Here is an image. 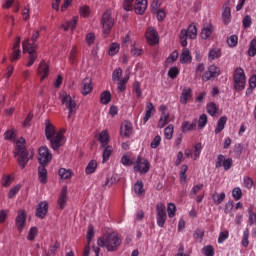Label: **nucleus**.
<instances>
[{"label":"nucleus","mask_w":256,"mask_h":256,"mask_svg":"<svg viewBox=\"0 0 256 256\" xmlns=\"http://www.w3.org/2000/svg\"><path fill=\"white\" fill-rule=\"evenodd\" d=\"M53 159V154H51V150L47 148L46 146H42L38 150V177L40 183L45 185L47 183V165L51 163V160Z\"/></svg>","instance_id":"nucleus-1"},{"label":"nucleus","mask_w":256,"mask_h":256,"mask_svg":"<svg viewBox=\"0 0 256 256\" xmlns=\"http://www.w3.org/2000/svg\"><path fill=\"white\" fill-rule=\"evenodd\" d=\"M122 243L123 239L117 232L106 233L97 241L99 247H105L109 252L117 251Z\"/></svg>","instance_id":"nucleus-2"},{"label":"nucleus","mask_w":256,"mask_h":256,"mask_svg":"<svg viewBox=\"0 0 256 256\" xmlns=\"http://www.w3.org/2000/svg\"><path fill=\"white\" fill-rule=\"evenodd\" d=\"M59 99L62 105H65L66 109H68L69 114L68 117H71L77 111V102L75 98L71 97L66 91H61L59 93Z\"/></svg>","instance_id":"nucleus-3"},{"label":"nucleus","mask_w":256,"mask_h":256,"mask_svg":"<svg viewBox=\"0 0 256 256\" xmlns=\"http://www.w3.org/2000/svg\"><path fill=\"white\" fill-rule=\"evenodd\" d=\"M101 25L104 35H109V33H111V29H113V25H115V19L111 16V10H106L103 13Z\"/></svg>","instance_id":"nucleus-4"},{"label":"nucleus","mask_w":256,"mask_h":256,"mask_svg":"<svg viewBox=\"0 0 256 256\" xmlns=\"http://www.w3.org/2000/svg\"><path fill=\"white\" fill-rule=\"evenodd\" d=\"M247 78L245 77V71L243 68H237L234 72V88L235 91H243Z\"/></svg>","instance_id":"nucleus-5"},{"label":"nucleus","mask_w":256,"mask_h":256,"mask_svg":"<svg viewBox=\"0 0 256 256\" xmlns=\"http://www.w3.org/2000/svg\"><path fill=\"white\" fill-rule=\"evenodd\" d=\"M15 155L18 156V165L21 167V169H25L27 163H29V159L33 158V154L29 157V152L27 151V148L23 146H18L15 152Z\"/></svg>","instance_id":"nucleus-6"},{"label":"nucleus","mask_w":256,"mask_h":256,"mask_svg":"<svg viewBox=\"0 0 256 256\" xmlns=\"http://www.w3.org/2000/svg\"><path fill=\"white\" fill-rule=\"evenodd\" d=\"M151 169V164L149 163V160L138 156L136 159V163L134 165V171L136 173H140L141 175H145L149 173V170Z\"/></svg>","instance_id":"nucleus-7"},{"label":"nucleus","mask_w":256,"mask_h":256,"mask_svg":"<svg viewBox=\"0 0 256 256\" xmlns=\"http://www.w3.org/2000/svg\"><path fill=\"white\" fill-rule=\"evenodd\" d=\"M22 47L24 53H28L29 55L28 60L33 61L35 63V61H37V51L35 50L37 49V45L31 44V40L26 39L23 41Z\"/></svg>","instance_id":"nucleus-8"},{"label":"nucleus","mask_w":256,"mask_h":256,"mask_svg":"<svg viewBox=\"0 0 256 256\" xmlns=\"http://www.w3.org/2000/svg\"><path fill=\"white\" fill-rule=\"evenodd\" d=\"M156 220L158 227H165L167 212L165 210V204L163 203H158L156 205Z\"/></svg>","instance_id":"nucleus-9"},{"label":"nucleus","mask_w":256,"mask_h":256,"mask_svg":"<svg viewBox=\"0 0 256 256\" xmlns=\"http://www.w3.org/2000/svg\"><path fill=\"white\" fill-rule=\"evenodd\" d=\"M48 141H50L51 149H53V151H59L60 147H63V145H65V136L63 135V133L58 132Z\"/></svg>","instance_id":"nucleus-10"},{"label":"nucleus","mask_w":256,"mask_h":256,"mask_svg":"<svg viewBox=\"0 0 256 256\" xmlns=\"http://www.w3.org/2000/svg\"><path fill=\"white\" fill-rule=\"evenodd\" d=\"M221 75V70L215 66L211 65L208 70L202 75V81H211V79H217Z\"/></svg>","instance_id":"nucleus-11"},{"label":"nucleus","mask_w":256,"mask_h":256,"mask_svg":"<svg viewBox=\"0 0 256 256\" xmlns=\"http://www.w3.org/2000/svg\"><path fill=\"white\" fill-rule=\"evenodd\" d=\"M21 59V37L17 36L12 47V54L10 56V61H17Z\"/></svg>","instance_id":"nucleus-12"},{"label":"nucleus","mask_w":256,"mask_h":256,"mask_svg":"<svg viewBox=\"0 0 256 256\" xmlns=\"http://www.w3.org/2000/svg\"><path fill=\"white\" fill-rule=\"evenodd\" d=\"M145 37L147 40V43L150 45H157L159 43V34L157 33V30L153 27H149L146 30Z\"/></svg>","instance_id":"nucleus-13"},{"label":"nucleus","mask_w":256,"mask_h":256,"mask_svg":"<svg viewBox=\"0 0 256 256\" xmlns=\"http://www.w3.org/2000/svg\"><path fill=\"white\" fill-rule=\"evenodd\" d=\"M26 223H27V214L25 213V210L18 211V215L16 217V227L20 233H22L23 229H25Z\"/></svg>","instance_id":"nucleus-14"},{"label":"nucleus","mask_w":256,"mask_h":256,"mask_svg":"<svg viewBox=\"0 0 256 256\" xmlns=\"http://www.w3.org/2000/svg\"><path fill=\"white\" fill-rule=\"evenodd\" d=\"M37 73L40 77V81H45V79L49 77V64H47L45 60H42L38 65Z\"/></svg>","instance_id":"nucleus-15"},{"label":"nucleus","mask_w":256,"mask_h":256,"mask_svg":"<svg viewBox=\"0 0 256 256\" xmlns=\"http://www.w3.org/2000/svg\"><path fill=\"white\" fill-rule=\"evenodd\" d=\"M191 99H193V90L191 87H184L180 95V103L187 105Z\"/></svg>","instance_id":"nucleus-16"},{"label":"nucleus","mask_w":256,"mask_h":256,"mask_svg":"<svg viewBox=\"0 0 256 256\" xmlns=\"http://www.w3.org/2000/svg\"><path fill=\"white\" fill-rule=\"evenodd\" d=\"M48 211L49 204H47V202H40L36 210V217H38V219H45Z\"/></svg>","instance_id":"nucleus-17"},{"label":"nucleus","mask_w":256,"mask_h":256,"mask_svg":"<svg viewBox=\"0 0 256 256\" xmlns=\"http://www.w3.org/2000/svg\"><path fill=\"white\" fill-rule=\"evenodd\" d=\"M134 10L137 15H143L147 11V0H136Z\"/></svg>","instance_id":"nucleus-18"},{"label":"nucleus","mask_w":256,"mask_h":256,"mask_svg":"<svg viewBox=\"0 0 256 256\" xmlns=\"http://www.w3.org/2000/svg\"><path fill=\"white\" fill-rule=\"evenodd\" d=\"M213 31H215V27H213V24H206L203 26L201 30V38L206 40L213 35Z\"/></svg>","instance_id":"nucleus-19"},{"label":"nucleus","mask_w":256,"mask_h":256,"mask_svg":"<svg viewBox=\"0 0 256 256\" xmlns=\"http://www.w3.org/2000/svg\"><path fill=\"white\" fill-rule=\"evenodd\" d=\"M68 199L69 197L67 196V187H63L58 198L59 209H65V205H67Z\"/></svg>","instance_id":"nucleus-20"},{"label":"nucleus","mask_w":256,"mask_h":256,"mask_svg":"<svg viewBox=\"0 0 256 256\" xmlns=\"http://www.w3.org/2000/svg\"><path fill=\"white\" fill-rule=\"evenodd\" d=\"M196 128L197 119H194L192 122L184 121L181 126L182 133H189V131H195Z\"/></svg>","instance_id":"nucleus-21"},{"label":"nucleus","mask_w":256,"mask_h":256,"mask_svg":"<svg viewBox=\"0 0 256 256\" xmlns=\"http://www.w3.org/2000/svg\"><path fill=\"white\" fill-rule=\"evenodd\" d=\"M93 91V85L91 84V78H85L82 81V95H89Z\"/></svg>","instance_id":"nucleus-22"},{"label":"nucleus","mask_w":256,"mask_h":256,"mask_svg":"<svg viewBox=\"0 0 256 256\" xmlns=\"http://www.w3.org/2000/svg\"><path fill=\"white\" fill-rule=\"evenodd\" d=\"M133 133V127L131 126V123L124 122L120 128V135L122 137H129Z\"/></svg>","instance_id":"nucleus-23"},{"label":"nucleus","mask_w":256,"mask_h":256,"mask_svg":"<svg viewBox=\"0 0 256 256\" xmlns=\"http://www.w3.org/2000/svg\"><path fill=\"white\" fill-rule=\"evenodd\" d=\"M222 19L225 25H229L231 23V8L225 4L223 6Z\"/></svg>","instance_id":"nucleus-24"},{"label":"nucleus","mask_w":256,"mask_h":256,"mask_svg":"<svg viewBox=\"0 0 256 256\" xmlns=\"http://www.w3.org/2000/svg\"><path fill=\"white\" fill-rule=\"evenodd\" d=\"M46 127H45V135H46V139L49 141V139H51L52 137H55V126H53V124H50L49 121H46L45 123Z\"/></svg>","instance_id":"nucleus-25"},{"label":"nucleus","mask_w":256,"mask_h":256,"mask_svg":"<svg viewBox=\"0 0 256 256\" xmlns=\"http://www.w3.org/2000/svg\"><path fill=\"white\" fill-rule=\"evenodd\" d=\"M143 181L137 180L136 183L134 184V193L138 195V197H142V195H145V188H143Z\"/></svg>","instance_id":"nucleus-26"},{"label":"nucleus","mask_w":256,"mask_h":256,"mask_svg":"<svg viewBox=\"0 0 256 256\" xmlns=\"http://www.w3.org/2000/svg\"><path fill=\"white\" fill-rule=\"evenodd\" d=\"M225 125H227V116H222L217 122L216 128H215V134L219 135L223 129H225Z\"/></svg>","instance_id":"nucleus-27"},{"label":"nucleus","mask_w":256,"mask_h":256,"mask_svg":"<svg viewBox=\"0 0 256 256\" xmlns=\"http://www.w3.org/2000/svg\"><path fill=\"white\" fill-rule=\"evenodd\" d=\"M78 21H79L78 17H73L71 21L65 22V24L62 25V27L64 28V31H69V29H71V31H75Z\"/></svg>","instance_id":"nucleus-28"},{"label":"nucleus","mask_w":256,"mask_h":256,"mask_svg":"<svg viewBox=\"0 0 256 256\" xmlns=\"http://www.w3.org/2000/svg\"><path fill=\"white\" fill-rule=\"evenodd\" d=\"M153 111H155V106L153 105L152 102H149L146 105V113H145V116L143 117L144 123H147V121H149V119H151V117L153 115Z\"/></svg>","instance_id":"nucleus-29"},{"label":"nucleus","mask_w":256,"mask_h":256,"mask_svg":"<svg viewBox=\"0 0 256 256\" xmlns=\"http://www.w3.org/2000/svg\"><path fill=\"white\" fill-rule=\"evenodd\" d=\"M191 52L189 49L184 48L180 56V63H191Z\"/></svg>","instance_id":"nucleus-30"},{"label":"nucleus","mask_w":256,"mask_h":256,"mask_svg":"<svg viewBox=\"0 0 256 256\" xmlns=\"http://www.w3.org/2000/svg\"><path fill=\"white\" fill-rule=\"evenodd\" d=\"M206 111L208 115H210L211 117H215V115H217V112L219 111V107H217V104H215L214 102H210L206 106Z\"/></svg>","instance_id":"nucleus-31"},{"label":"nucleus","mask_w":256,"mask_h":256,"mask_svg":"<svg viewBox=\"0 0 256 256\" xmlns=\"http://www.w3.org/2000/svg\"><path fill=\"white\" fill-rule=\"evenodd\" d=\"M221 57V48L215 47L210 49L208 58L210 61H215V59H219Z\"/></svg>","instance_id":"nucleus-32"},{"label":"nucleus","mask_w":256,"mask_h":256,"mask_svg":"<svg viewBox=\"0 0 256 256\" xmlns=\"http://www.w3.org/2000/svg\"><path fill=\"white\" fill-rule=\"evenodd\" d=\"M121 163L124 167H131V165H135V158H131V156L126 153L122 156Z\"/></svg>","instance_id":"nucleus-33"},{"label":"nucleus","mask_w":256,"mask_h":256,"mask_svg":"<svg viewBox=\"0 0 256 256\" xmlns=\"http://www.w3.org/2000/svg\"><path fill=\"white\" fill-rule=\"evenodd\" d=\"M17 130H15V128H12L10 130H7L5 133H4V139L5 141H15V139H17Z\"/></svg>","instance_id":"nucleus-34"},{"label":"nucleus","mask_w":256,"mask_h":256,"mask_svg":"<svg viewBox=\"0 0 256 256\" xmlns=\"http://www.w3.org/2000/svg\"><path fill=\"white\" fill-rule=\"evenodd\" d=\"M100 103H102V105H109V103H111V92H102L100 95Z\"/></svg>","instance_id":"nucleus-35"},{"label":"nucleus","mask_w":256,"mask_h":256,"mask_svg":"<svg viewBox=\"0 0 256 256\" xmlns=\"http://www.w3.org/2000/svg\"><path fill=\"white\" fill-rule=\"evenodd\" d=\"M97 171V161L91 160L86 166L85 173L86 175H91Z\"/></svg>","instance_id":"nucleus-36"},{"label":"nucleus","mask_w":256,"mask_h":256,"mask_svg":"<svg viewBox=\"0 0 256 256\" xmlns=\"http://www.w3.org/2000/svg\"><path fill=\"white\" fill-rule=\"evenodd\" d=\"M99 141H100V144L102 145V147H107V145L109 143V133L106 130H104L100 133Z\"/></svg>","instance_id":"nucleus-37"},{"label":"nucleus","mask_w":256,"mask_h":256,"mask_svg":"<svg viewBox=\"0 0 256 256\" xmlns=\"http://www.w3.org/2000/svg\"><path fill=\"white\" fill-rule=\"evenodd\" d=\"M118 81L119 82H118L117 90L119 91V93H123L127 89V82L129 81V77H124Z\"/></svg>","instance_id":"nucleus-38"},{"label":"nucleus","mask_w":256,"mask_h":256,"mask_svg":"<svg viewBox=\"0 0 256 256\" xmlns=\"http://www.w3.org/2000/svg\"><path fill=\"white\" fill-rule=\"evenodd\" d=\"M174 131H175V128H174L173 124L168 125L164 129V137H165V139H167L168 141H170V139H173Z\"/></svg>","instance_id":"nucleus-39"},{"label":"nucleus","mask_w":256,"mask_h":256,"mask_svg":"<svg viewBox=\"0 0 256 256\" xmlns=\"http://www.w3.org/2000/svg\"><path fill=\"white\" fill-rule=\"evenodd\" d=\"M189 37V32L185 29L180 32V44L182 47H187V38Z\"/></svg>","instance_id":"nucleus-40"},{"label":"nucleus","mask_w":256,"mask_h":256,"mask_svg":"<svg viewBox=\"0 0 256 256\" xmlns=\"http://www.w3.org/2000/svg\"><path fill=\"white\" fill-rule=\"evenodd\" d=\"M202 189H203V184H198L193 186L192 190L189 193L190 199H195V197H197V193H199V191H202Z\"/></svg>","instance_id":"nucleus-41"},{"label":"nucleus","mask_w":256,"mask_h":256,"mask_svg":"<svg viewBox=\"0 0 256 256\" xmlns=\"http://www.w3.org/2000/svg\"><path fill=\"white\" fill-rule=\"evenodd\" d=\"M212 199L216 205H221L222 201H225V193H214Z\"/></svg>","instance_id":"nucleus-42"},{"label":"nucleus","mask_w":256,"mask_h":256,"mask_svg":"<svg viewBox=\"0 0 256 256\" xmlns=\"http://www.w3.org/2000/svg\"><path fill=\"white\" fill-rule=\"evenodd\" d=\"M201 149H202L201 143H197L194 146V150L192 152V159L194 161H197V159H199V155H201Z\"/></svg>","instance_id":"nucleus-43"},{"label":"nucleus","mask_w":256,"mask_h":256,"mask_svg":"<svg viewBox=\"0 0 256 256\" xmlns=\"http://www.w3.org/2000/svg\"><path fill=\"white\" fill-rule=\"evenodd\" d=\"M69 61L71 65H75L77 63V46H73L70 51Z\"/></svg>","instance_id":"nucleus-44"},{"label":"nucleus","mask_w":256,"mask_h":256,"mask_svg":"<svg viewBox=\"0 0 256 256\" xmlns=\"http://www.w3.org/2000/svg\"><path fill=\"white\" fill-rule=\"evenodd\" d=\"M167 213L169 219H173V217H175V213H177V206H175L173 203H169L167 207Z\"/></svg>","instance_id":"nucleus-45"},{"label":"nucleus","mask_w":256,"mask_h":256,"mask_svg":"<svg viewBox=\"0 0 256 256\" xmlns=\"http://www.w3.org/2000/svg\"><path fill=\"white\" fill-rule=\"evenodd\" d=\"M111 153H113V147L112 146H106L102 157H103V163H106V161L111 157Z\"/></svg>","instance_id":"nucleus-46"},{"label":"nucleus","mask_w":256,"mask_h":256,"mask_svg":"<svg viewBox=\"0 0 256 256\" xmlns=\"http://www.w3.org/2000/svg\"><path fill=\"white\" fill-rule=\"evenodd\" d=\"M38 233L39 230L37 229V227H31L27 236L28 241H35Z\"/></svg>","instance_id":"nucleus-47"},{"label":"nucleus","mask_w":256,"mask_h":256,"mask_svg":"<svg viewBox=\"0 0 256 256\" xmlns=\"http://www.w3.org/2000/svg\"><path fill=\"white\" fill-rule=\"evenodd\" d=\"M241 245H243V247H249V228L243 231Z\"/></svg>","instance_id":"nucleus-48"},{"label":"nucleus","mask_w":256,"mask_h":256,"mask_svg":"<svg viewBox=\"0 0 256 256\" xmlns=\"http://www.w3.org/2000/svg\"><path fill=\"white\" fill-rule=\"evenodd\" d=\"M188 169H189V167L186 164L182 165L181 170H180V182L181 183L187 181V170Z\"/></svg>","instance_id":"nucleus-49"},{"label":"nucleus","mask_w":256,"mask_h":256,"mask_svg":"<svg viewBox=\"0 0 256 256\" xmlns=\"http://www.w3.org/2000/svg\"><path fill=\"white\" fill-rule=\"evenodd\" d=\"M232 197L235 201H239L243 197V191L239 187L234 188L232 190Z\"/></svg>","instance_id":"nucleus-50"},{"label":"nucleus","mask_w":256,"mask_h":256,"mask_svg":"<svg viewBox=\"0 0 256 256\" xmlns=\"http://www.w3.org/2000/svg\"><path fill=\"white\" fill-rule=\"evenodd\" d=\"M188 37L189 39H196L197 37V26L195 25H190L188 27Z\"/></svg>","instance_id":"nucleus-51"},{"label":"nucleus","mask_w":256,"mask_h":256,"mask_svg":"<svg viewBox=\"0 0 256 256\" xmlns=\"http://www.w3.org/2000/svg\"><path fill=\"white\" fill-rule=\"evenodd\" d=\"M237 43H239V37H237V35H231L227 39V44L229 47H237Z\"/></svg>","instance_id":"nucleus-52"},{"label":"nucleus","mask_w":256,"mask_h":256,"mask_svg":"<svg viewBox=\"0 0 256 256\" xmlns=\"http://www.w3.org/2000/svg\"><path fill=\"white\" fill-rule=\"evenodd\" d=\"M123 75V70L121 68H116L112 73V81H120Z\"/></svg>","instance_id":"nucleus-53"},{"label":"nucleus","mask_w":256,"mask_h":256,"mask_svg":"<svg viewBox=\"0 0 256 256\" xmlns=\"http://www.w3.org/2000/svg\"><path fill=\"white\" fill-rule=\"evenodd\" d=\"M249 57H255L256 55V39L251 40L248 50Z\"/></svg>","instance_id":"nucleus-54"},{"label":"nucleus","mask_w":256,"mask_h":256,"mask_svg":"<svg viewBox=\"0 0 256 256\" xmlns=\"http://www.w3.org/2000/svg\"><path fill=\"white\" fill-rule=\"evenodd\" d=\"M58 175H60L61 179H69L71 177V170L60 168L58 171Z\"/></svg>","instance_id":"nucleus-55"},{"label":"nucleus","mask_w":256,"mask_h":256,"mask_svg":"<svg viewBox=\"0 0 256 256\" xmlns=\"http://www.w3.org/2000/svg\"><path fill=\"white\" fill-rule=\"evenodd\" d=\"M202 253H204L205 256H215V249L211 245H208L202 249Z\"/></svg>","instance_id":"nucleus-56"},{"label":"nucleus","mask_w":256,"mask_h":256,"mask_svg":"<svg viewBox=\"0 0 256 256\" xmlns=\"http://www.w3.org/2000/svg\"><path fill=\"white\" fill-rule=\"evenodd\" d=\"M19 191H21V185H16L13 188H11L8 193V199H13V197H15V195H17Z\"/></svg>","instance_id":"nucleus-57"},{"label":"nucleus","mask_w":256,"mask_h":256,"mask_svg":"<svg viewBox=\"0 0 256 256\" xmlns=\"http://www.w3.org/2000/svg\"><path fill=\"white\" fill-rule=\"evenodd\" d=\"M255 88H256V75H253L249 79V88L246 90V93H251Z\"/></svg>","instance_id":"nucleus-58"},{"label":"nucleus","mask_w":256,"mask_h":256,"mask_svg":"<svg viewBox=\"0 0 256 256\" xmlns=\"http://www.w3.org/2000/svg\"><path fill=\"white\" fill-rule=\"evenodd\" d=\"M225 156L220 154L218 155L217 159H216V163H215V168L216 169H221V167H223V164L225 163Z\"/></svg>","instance_id":"nucleus-59"},{"label":"nucleus","mask_w":256,"mask_h":256,"mask_svg":"<svg viewBox=\"0 0 256 256\" xmlns=\"http://www.w3.org/2000/svg\"><path fill=\"white\" fill-rule=\"evenodd\" d=\"M205 125H207V115L202 114V115H200L199 120H198V128L203 129L205 127Z\"/></svg>","instance_id":"nucleus-60"},{"label":"nucleus","mask_w":256,"mask_h":256,"mask_svg":"<svg viewBox=\"0 0 256 256\" xmlns=\"http://www.w3.org/2000/svg\"><path fill=\"white\" fill-rule=\"evenodd\" d=\"M119 53V44L118 43H112L109 48V55H117Z\"/></svg>","instance_id":"nucleus-61"},{"label":"nucleus","mask_w":256,"mask_h":256,"mask_svg":"<svg viewBox=\"0 0 256 256\" xmlns=\"http://www.w3.org/2000/svg\"><path fill=\"white\" fill-rule=\"evenodd\" d=\"M179 75V68L177 67H172L169 69L168 71V77H170V79H176V77Z\"/></svg>","instance_id":"nucleus-62"},{"label":"nucleus","mask_w":256,"mask_h":256,"mask_svg":"<svg viewBox=\"0 0 256 256\" xmlns=\"http://www.w3.org/2000/svg\"><path fill=\"white\" fill-rule=\"evenodd\" d=\"M2 186L3 187H9L11 185V183H13V180H11V176L9 175H4L2 177Z\"/></svg>","instance_id":"nucleus-63"},{"label":"nucleus","mask_w":256,"mask_h":256,"mask_svg":"<svg viewBox=\"0 0 256 256\" xmlns=\"http://www.w3.org/2000/svg\"><path fill=\"white\" fill-rule=\"evenodd\" d=\"M90 13H91V9L89 8V6L80 7V15L82 17H88Z\"/></svg>","instance_id":"nucleus-64"}]
</instances>
